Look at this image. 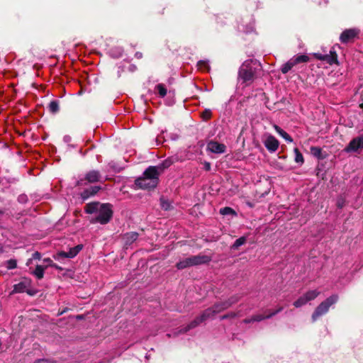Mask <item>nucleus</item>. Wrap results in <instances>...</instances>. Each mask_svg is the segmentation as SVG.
Returning a JSON list of instances; mask_svg holds the SVG:
<instances>
[{
  "mask_svg": "<svg viewBox=\"0 0 363 363\" xmlns=\"http://www.w3.org/2000/svg\"><path fill=\"white\" fill-rule=\"evenodd\" d=\"M166 206H167V204H164V203L162 204V207L167 210V207H166Z\"/></svg>",
  "mask_w": 363,
  "mask_h": 363,
  "instance_id": "52",
  "label": "nucleus"
},
{
  "mask_svg": "<svg viewBox=\"0 0 363 363\" xmlns=\"http://www.w3.org/2000/svg\"><path fill=\"white\" fill-rule=\"evenodd\" d=\"M83 248L82 245H78L74 247L70 248L69 251L66 252L64 251L59 252L54 256L55 259L61 258H73Z\"/></svg>",
  "mask_w": 363,
  "mask_h": 363,
  "instance_id": "10",
  "label": "nucleus"
},
{
  "mask_svg": "<svg viewBox=\"0 0 363 363\" xmlns=\"http://www.w3.org/2000/svg\"><path fill=\"white\" fill-rule=\"evenodd\" d=\"M30 285V281H23L16 284L13 286V291L14 293H23L26 291L28 287Z\"/></svg>",
  "mask_w": 363,
  "mask_h": 363,
  "instance_id": "16",
  "label": "nucleus"
},
{
  "mask_svg": "<svg viewBox=\"0 0 363 363\" xmlns=\"http://www.w3.org/2000/svg\"><path fill=\"white\" fill-rule=\"evenodd\" d=\"M295 153V161L298 163H303L304 160L301 152L298 150V148L294 149Z\"/></svg>",
  "mask_w": 363,
  "mask_h": 363,
  "instance_id": "28",
  "label": "nucleus"
},
{
  "mask_svg": "<svg viewBox=\"0 0 363 363\" xmlns=\"http://www.w3.org/2000/svg\"><path fill=\"white\" fill-rule=\"evenodd\" d=\"M283 307L282 306H279V308H277L276 310H274V311H270L269 313H268V317L269 318H271L272 317L274 316L275 315H277V313H279V312H281L282 310H283Z\"/></svg>",
  "mask_w": 363,
  "mask_h": 363,
  "instance_id": "36",
  "label": "nucleus"
},
{
  "mask_svg": "<svg viewBox=\"0 0 363 363\" xmlns=\"http://www.w3.org/2000/svg\"><path fill=\"white\" fill-rule=\"evenodd\" d=\"M143 55L141 52H136L135 53V57H137L138 59H140L142 57Z\"/></svg>",
  "mask_w": 363,
  "mask_h": 363,
  "instance_id": "49",
  "label": "nucleus"
},
{
  "mask_svg": "<svg viewBox=\"0 0 363 363\" xmlns=\"http://www.w3.org/2000/svg\"><path fill=\"white\" fill-rule=\"evenodd\" d=\"M50 267H53V268H55V269H58V270H60V271H62V268L61 267H60V266L57 265V264H55V263H53V264H50Z\"/></svg>",
  "mask_w": 363,
  "mask_h": 363,
  "instance_id": "48",
  "label": "nucleus"
},
{
  "mask_svg": "<svg viewBox=\"0 0 363 363\" xmlns=\"http://www.w3.org/2000/svg\"><path fill=\"white\" fill-rule=\"evenodd\" d=\"M5 216V211L0 209V228L2 227L4 218Z\"/></svg>",
  "mask_w": 363,
  "mask_h": 363,
  "instance_id": "41",
  "label": "nucleus"
},
{
  "mask_svg": "<svg viewBox=\"0 0 363 363\" xmlns=\"http://www.w3.org/2000/svg\"><path fill=\"white\" fill-rule=\"evenodd\" d=\"M211 308L213 309V311H214L215 315L223 311L219 302L215 303Z\"/></svg>",
  "mask_w": 363,
  "mask_h": 363,
  "instance_id": "33",
  "label": "nucleus"
},
{
  "mask_svg": "<svg viewBox=\"0 0 363 363\" xmlns=\"http://www.w3.org/2000/svg\"><path fill=\"white\" fill-rule=\"evenodd\" d=\"M166 206H167V204H164V203L162 204V207L167 210V207H166Z\"/></svg>",
  "mask_w": 363,
  "mask_h": 363,
  "instance_id": "53",
  "label": "nucleus"
},
{
  "mask_svg": "<svg viewBox=\"0 0 363 363\" xmlns=\"http://www.w3.org/2000/svg\"><path fill=\"white\" fill-rule=\"evenodd\" d=\"M204 169L206 171H210L211 170V164H210V162H206L204 163Z\"/></svg>",
  "mask_w": 363,
  "mask_h": 363,
  "instance_id": "46",
  "label": "nucleus"
},
{
  "mask_svg": "<svg viewBox=\"0 0 363 363\" xmlns=\"http://www.w3.org/2000/svg\"><path fill=\"white\" fill-rule=\"evenodd\" d=\"M252 62V60H245L239 69V79L247 84H250L255 79V70L251 66Z\"/></svg>",
  "mask_w": 363,
  "mask_h": 363,
  "instance_id": "5",
  "label": "nucleus"
},
{
  "mask_svg": "<svg viewBox=\"0 0 363 363\" xmlns=\"http://www.w3.org/2000/svg\"><path fill=\"white\" fill-rule=\"evenodd\" d=\"M241 297L242 296L239 294H235V295L230 296L228 299V303H230V306H233V304H235L236 303H238L240 300Z\"/></svg>",
  "mask_w": 363,
  "mask_h": 363,
  "instance_id": "29",
  "label": "nucleus"
},
{
  "mask_svg": "<svg viewBox=\"0 0 363 363\" xmlns=\"http://www.w3.org/2000/svg\"><path fill=\"white\" fill-rule=\"evenodd\" d=\"M207 149L213 153L220 154L225 152L226 147L225 145L215 141H211L207 145Z\"/></svg>",
  "mask_w": 363,
  "mask_h": 363,
  "instance_id": "12",
  "label": "nucleus"
},
{
  "mask_svg": "<svg viewBox=\"0 0 363 363\" xmlns=\"http://www.w3.org/2000/svg\"><path fill=\"white\" fill-rule=\"evenodd\" d=\"M160 174L158 167L150 166L146 169L141 177L135 179V185L141 189L150 190L155 189L158 184Z\"/></svg>",
  "mask_w": 363,
  "mask_h": 363,
  "instance_id": "2",
  "label": "nucleus"
},
{
  "mask_svg": "<svg viewBox=\"0 0 363 363\" xmlns=\"http://www.w3.org/2000/svg\"><path fill=\"white\" fill-rule=\"evenodd\" d=\"M4 251V248H3V246L1 245V244L0 243V252H2Z\"/></svg>",
  "mask_w": 363,
  "mask_h": 363,
  "instance_id": "51",
  "label": "nucleus"
},
{
  "mask_svg": "<svg viewBox=\"0 0 363 363\" xmlns=\"http://www.w3.org/2000/svg\"><path fill=\"white\" fill-rule=\"evenodd\" d=\"M171 162L169 160L164 161L160 166H156L158 167V172L160 173L166 168L169 167L171 165Z\"/></svg>",
  "mask_w": 363,
  "mask_h": 363,
  "instance_id": "32",
  "label": "nucleus"
},
{
  "mask_svg": "<svg viewBox=\"0 0 363 363\" xmlns=\"http://www.w3.org/2000/svg\"><path fill=\"white\" fill-rule=\"evenodd\" d=\"M254 322H255V320H254L253 315L251 318H245L243 320V323H246V324L254 323Z\"/></svg>",
  "mask_w": 363,
  "mask_h": 363,
  "instance_id": "44",
  "label": "nucleus"
},
{
  "mask_svg": "<svg viewBox=\"0 0 363 363\" xmlns=\"http://www.w3.org/2000/svg\"><path fill=\"white\" fill-rule=\"evenodd\" d=\"M359 33L358 28L345 29L340 34V41L343 44L353 43L355 39L359 38Z\"/></svg>",
  "mask_w": 363,
  "mask_h": 363,
  "instance_id": "7",
  "label": "nucleus"
},
{
  "mask_svg": "<svg viewBox=\"0 0 363 363\" xmlns=\"http://www.w3.org/2000/svg\"><path fill=\"white\" fill-rule=\"evenodd\" d=\"M307 301L306 299L305 298L304 296H300L296 301H295L293 303V305L296 307V308H300L304 305H306L307 303Z\"/></svg>",
  "mask_w": 363,
  "mask_h": 363,
  "instance_id": "25",
  "label": "nucleus"
},
{
  "mask_svg": "<svg viewBox=\"0 0 363 363\" xmlns=\"http://www.w3.org/2000/svg\"><path fill=\"white\" fill-rule=\"evenodd\" d=\"M220 213L221 215H235V211L230 207H224L220 209Z\"/></svg>",
  "mask_w": 363,
  "mask_h": 363,
  "instance_id": "27",
  "label": "nucleus"
},
{
  "mask_svg": "<svg viewBox=\"0 0 363 363\" xmlns=\"http://www.w3.org/2000/svg\"><path fill=\"white\" fill-rule=\"evenodd\" d=\"M43 262H44L45 263H46V264H47V265H46V266H47V267H48V266H50V264H53L52 261V260H51V259H50V258H45V259H43Z\"/></svg>",
  "mask_w": 363,
  "mask_h": 363,
  "instance_id": "45",
  "label": "nucleus"
},
{
  "mask_svg": "<svg viewBox=\"0 0 363 363\" xmlns=\"http://www.w3.org/2000/svg\"><path fill=\"white\" fill-rule=\"evenodd\" d=\"M100 189L101 187L98 186H91L89 189H86L84 191H83L81 193V196L84 200L87 199L90 196L96 194Z\"/></svg>",
  "mask_w": 363,
  "mask_h": 363,
  "instance_id": "14",
  "label": "nucleus"
},
{
  "mask_svg": "<svg viewBox=\"0 0 363 363\" xmlns=\"http://www.w3.org/2000/svg\"><path fill=\"white\" fill-rule=\"evenodd\" d=\"M211 259V256L199 254L180 260L177 263L176 267L178 269L181 270L191 267L208 264Z\"/></svg>",
  "mask_w": 363,
  "mask_h": 363,
  "instance_id": "3",
  "label": "nucleus"
},
{
  "mask_svg": "<svg viewBox=\"0 0 363 363\" xmlns=\"http://www.w3.org/2000/svg\"><path fill=\"white\" fill-rule=\"evenodd\" d=\"M339 300L337 294H332L323 301H322L313 311L311 319L313 322H315L320 316L326 314L330 309V307L335 304Z\"/></svg>",
  "mask_w": 363,
  "mask_h": 363,
  "instance_id": "4",
  "label": "nucleus"
},
{
  "mask_svg": "<svg viewBox=\"0 0 363 363\" xmlns=\"http://www.w3.org/2000/svg\"><path fill=\"white\" fill-rule=\"evenodd\" d=\"M237 316H238L237 313L230 312V313H228L227 314H225V315L220 316V319L222 320L228 319V318H234Z\"/></svg>",
  "mask_w": 363,
  "mask_h": 363,
  "instance_id": "35",
  "label": "nucleus"
},
{
  "mask_svg": "<svg viewBox=\"0 0 363 363\" xmlns=\"http://www.w3.org/2000/svg\"><path fill=\"white\" fill-rule=\"evenodd\" d=\"M313 56L315 59L325 61L330 65L333 64H338L337 55L334 50H331L329 54L323 55L321 53H314Z\"/></svg>",
  "mask_w": 363,
  "mask_h": 363,
  "instance_id": "8",
  "label": "nucleus"
},
{
  "mask_svg": "<svg viewBox=\"0 0 363 363\" xmlns=\"http://www.w3.org/2000/svg\"><path fill=\"white\" fill-rule=\"evenodd\" d=\"M363 148V134L354 138L349 144L345 147L346 152H356Z\"/></svg>",
  "mask_w": 363,
  "mask_h": 363,
  "instance_id": "9",
  "label": "nucleus"
},
{
  "mask_svg": "<svg viewBox=\"0 0 363 363\" xmlns=\"http://www.w3.org/2000/svg\"><path fill=\"white\" fill-rule=\"evenodd\" d=\"M294 66H296L294 60L291 58L288 62L281 66V71L283 74L288 73Z\"/></svg>",
  "mask_w": 363,
  "mask_h": 363,
  "instance_id": "20",
  "label": "nucleus"
},
{
  "mask_svg": "<svg viewBox=\"0 0 363 363\" xmlns=\"http://www.w3.org/2000/svg\"><path fill=\"white\" fill-rule=\"evenodd\" d=\"M311 154L317 157L318 159L322 160L324 158L323 155L322 149L319 147H311Z\"/></svg>",
  "mask_w": 363,
  "mask_h": 363,
  "instance_id": "22",
  "label": "nucleus"
},
{
  "mask_svg": "<svg viewBox=\"0 0 363 363\" xmlns=\"http://www.w3.org/2000/svg\"><path fill=\"white\" fill-rule=\"evenodd\" d=\"M101 174L98 170H91L89 171L84 176V178L79 179L76 185L77 186H84L86 185L89 183H96L101 181Z\"/></svg>",
  "mask_w": 363,
  "mask_h": 363,
  "instance_id": "6",
  "label": "nucleus"
},
{
  "mask_svg": "<svg viewBox=\"0 0 363 363\" xmlns=\"http://www.w3.org/2000/svg\"><path fill=\"white\" fill-rule=\"evenodd\" d=\"M155 90L157 91L160 97H164L167 95V89L163 84H159L155 86Z\"/></svg>",
  "mask_w": 363,
  "mask_h": 363,
  "instance_id": "24",
  "label": "nucleus"
},
{
  "mask_svg": "<svg viewBox=\"0 0 363 363\" xmlns=\"http://www.w3.org/2000/svg\"><path fill=\"white\" fill-rule=\"evenodd\" d=\"M34 363H56V362L51 359H42L35 361Z\"/></svg>",
  "mask_w": 363,
  "mask_h": 363,
  "instance_id": "40",
  "label": "nucleus"
},
{
  "mask_svg": "<svg viewBox=\"0 0 363 363\" xmlns=\"http://www.w3.org/2000/svg\"><path fill=\"white\" fill-rule=\"evenodd\" d=\"M41 258V255L38 252H35L32 255V259H40Z\"/></svg>",
  "mask_w": 363,
  "mask_h": 363,
  "instance_id": "43",
  "label": "nucleus"
},
{
  "mask_svg": "<svg viewBox=\"0 0 363 363\" xmlns=\"http://www.w3.org/2000/svg\"><path fill=\"white\" fill-rule=\"evenodd\" d=\"M136 69V67H135V65H130V70L133 71V70H134V69Z\"/></svg>",
  "mask_w": 363,
  "mask_h": 363,
  "instance_id": "50",
  "label": "nucleus"
},
{
  "mask_svg": "<svg viewBox=\"0 0 363 363\" xmlns=\"http://www.w3.org/2000/svg\"><path fill=\"white\" fill-rule=\"evenodd\" d=\"M274 128L275 130L280 135V133L282 132L283 129H281L279 125H274Z\"/></svg>",
  "mask_w": 363,
  "mask_h": 363,
  "instance_id": "47",
  "label": "nucleus"
},
{
  "mask_svg": "<svg viewBox=\"0 0 363 363\" xmlns=\"http://www.w3.org/2000/svg\"><path fill=\"white\" fill-rule=\"evenodd\" d=\"M6 267L8 269H13L16 268L17 262L16 259H11L6 262Z\"/></svg>",
  "mask_w": 363,
  "mask_h": 363,
  "instance_id": "30",
  "label": "nucleus"
},
{
  "mask_svg": "<svg viewBox=\"0 0 363 363\" xmlns=\"http://www.w3.org/2000/svg\"><path fill=\"white\" fill-rule=\"evenodd\" d=\"M338 207L342 208V203H338Z\"/></svg>",
  "mask_w": 363,
  "mask_h": 363,
  "instance_id": "54",
  "label": "nucleus"
},
{
  "mask_svg": "<svg viewBox=\"0 0 363 363\" xmlns=\"http://www.w3.org/2000/svg\"><path fill=\"white\" fill-rule=\"evenodd\" d=\"M360 107L363 108V104H360Z\"/></svg>",
  "mask_w": 363,
  "mask_h": 363,
  "instance_id": "58",
  "label": "nucleus"
},
{
  "mask_svg": "<svg viewBox=\"0 0 363 363\" xmlns=\"http://www.w3.org/2000/svg\"><path fill=\"white\" fill-rule=\"evenodd\" d=\"M338 207L342 208V203H338Z\"/></svg>",
  "mask_w": 363,
  "mask_h": 363,
  "instance_id": "55",
  "label": "nucleus"
},
{
  "mask_svg": "<svg viewBox=\"0 0 363 363\" xmlns=\"http://www.w3.org/2000/svg\"><path fill=\"white\" fill-rule=\"evenodd\" d=\"M121 53H122V52H121V50H120L119 52H118V56H121Z\"/></svg>",
  "mask_w": 363,
  "mask_h": 363,
  "instance_id": "56",
  "label": "nucleus"
},
{
  "mask_svg": "<svg viewBox=\"0 0 363 363\" xmlns=\"http://www.w3.org/2000/svg\"><path fill=\"white\" fill-rule=\"evenodd\" d=\"M255 322H259L265 319H269L268 314L262 315V314H256L253 315Z\"/></svg>",
  "mask_w": 363,
  "mask_h": 363,
  "instance_id": "34",
  "label": "nucleus"
},
{
  "mask_svg": "<svg viewBox=\"0 0 363 363\" xmlns=\"http://www.w3.org/2000/svg\"><path fill=\"white\" fill-rule=\"evenodd\" d=\"M202 323H203V321L201 320V317L199 315V316L196 317V318L194 320H192L189 324H188L186 327L181 329L179 333H187L189 330L196 328Z\"/></svg>",
  "mask_w": 363,
  "mask_h": 363,
  "instance_id": "15",
  "label": "nucleus"
},
{
  "mask_svg": "<svg viewBox=\"0 0 363 363\" xmlns=\"http://www.w3.org/2000/svg\"><path fill=\"white\" fill-rule=\"evenodd\" d=\"M85 212L96 215L90 220L91 223H99L101 225L108 223L111 220L113 213L112 206L110 203H100L99 202L87 203L85 206Z\"/></svg>",
  "mask_w": 363,
  "mask_h": 363,
  "instance_id": "1",
  "label": "nucleus"
},
{
  "mask_svg": "<svg viewBox=\"0 0 363 363\" xmlns=\"http://www.w3.org/2000/svg\"><path fill=\"white\" fill-rule=\"evenodd\" d=\"M214 315V311H213V309L210 307L204 310L199 316L201 320L204 322L208 319L213 318Z\"/></svg>",
  "mask_w": 363,
  "mask_h": 363,
  "instance_id": "18",
  "label": "nucleus"
},
{
  "mask_svg": "<svg viewBox=\"0 0 363 363\" xmlns=\"http://www.w3.org/2000/svg\"><path fill=\"white\" fill-rule=\"evenodd\" d=\"M220 303V306H221V308H223V311L228 309V308L230 307V303H228V301L226 300L225 301H221V302H219Z\"/></svg>",
  "mask_w": 363,
  "mask_h": 363,
  "instance_id": "39",
  "label": "nucleus"
},
{
  "mask_svg": "<svg viewBox=\"0 0 363 363\" xmlns=\"http://www.w3.org/2000/svg\"><path fill=\"white\" fill-rule=\"evenodd\" d=\"M138 238V233L136 232H128L121 236V239L124 242V245L127 248L133 244Z\"/></svg>",
  "mask_w": 363,
  "mask_h": 363,
  "instance_id": "13",
  "label": "nucleus"
},
{
  "mask_svg": "<svg viewBox=\"0 0 363 363\" xmlns=\"http://www.w3.org/2000/svg\"><path fill=\"white\" fill-rule=\"evenodd\" d=\"M247 204L250 206V207H252L253 206L251 204V203H247Z\"/></svg>",
  "mask_w": 363,
  "mask_h": 363,
  "instance_id": "57",
  "label": "nucleus"
},
{
  "mask_svg": "<svg viewBox=\"0 0 363 363\" xmlns=\"http://www.w3.org/2000/svg\"><path fill=\"white\" fill-rule=\"evenodd\" d=\"M18 201L21 203H26L27 201V196L26 195H20L18 198Z\"/></svg>",
  "mask_w": 363,
  "mask_h": 363,
  "instance_id": "42",
  "label": "nucleus"
},
{
  "mask_svg": "<svg viewBox=\"0 0 363 363\" xmlns=\"http://www.w3.org/2000/svg\"><path fill=\"white\" fill-rule=\"evenodd\" d=\"M211 116H212V112L210 109H205L201 113V117H202L203 120H204V121L209 120L211 118Z\"/></svg>",
  "mask_w": 363,
  "mask_h": 363,
  "instance_id": "31",
  "label": "nucleus"
},
{
  "mask_svg": "<svg viewBox=\"0 0 363 363\" xmlns=\"http://www.w3.org/2000/svg\"><path fill=\"white\" fill-rule=\"evenodd\" d=\"M198 67L199 69L203 70L205 69H207L208 65L207 62L201 60L198 62Z\"/></svg>",
  "mask_w": 363,
  "mask_h": 363,
  "instance_id": "38",
  "label": "nucleus"
},
{
  "mask_svg": "<svg viewBox=\"0 0 363 363\" xmlns=\"http://www.w3.org/2000/svg\"><path fill=\"white\" fill-rule=\"evenodd\" d=\"M320 294V291H318L317 289H314V290H309V291H306L303 294V296H304L305 298L306 299L307 302H309L315 299Z\"/></svg>",
  "mask_w": 363,
  "mask_h": 363,
  "instance_id": "17",
  "label": "nucleus"
},
{
  "mask_svg": "<svg viewBox=\"0 0 363 363\" xmlns=\"http://www.w3.org/2000/svg\"><path fill=\"white\" fill-rule=\"evenodd\" d=\"M280 135L284 138L286 141L291 143L293 141L291 137L284 130L280 133Z\"/></svg>",
  "mask_w": 363,
  "mask_h": 363,
  "instance_id": "37",
  "label": "nucleus"
},
{
  "mask_svg": "<svg viewBox=\"0 0 363 363\" xmlns=\"http://www.w3.org/2000/svg\"><path fill=\"white\" fill-rule=\"evenodd\" d=\"M47 268V266H43L38 264L35 267V271L33 274L38 279H42L44 276V271Z\"/></svg>",
  "mask_w": 363,
  "mask_h": 363,
  "instance_id": "19",
  "label": "nucleus"
},
{
  "mask_svg": "<svg viewBox=\"0 0 363 363\" xmlns=\"http://www.w3.org/2000/svg\"><path fill=\"white\" fill-rule=\"evenodd\" d=\"M246 240H247L245 237H240L235 240L234 244L232 245V248L234 250L238 249L239 247L244 245L246 242Z\"/></svg>",
  "mask_w": 363,
  "mask_h": 363,
  "instance_id": "26",
  "label": "nucleus"
},
{
  "mask_svg": "<svg viewBox=\"0 0 363 363\" xmlns=\"http://www.w3.org/2000/svg\"><path fill=\"white\" fill-rule=\"evenodd\" d=\"M264 146L271 152H275L279 145L278 140L273 135H268L264 141Z\"/></svg>",
  "mask_w": 363,
  "mask_h": 363,
  "instance_id": "11",
  "label": "nucleus"
},
{
  "mask_svg": "<svg viewBox=\"0 0 363 363\" xmlns=\"http://www.w3.org/2000/svg\"><path fill=\"white\" fill-rule=\"evenodd\" d=\"M48 110L52 113H56L59 111V103L57 101H52L48 104Z\"/></svg>",
  "mask_w": 363,
  "mask_h": 363,
  "instance_id": "23",
  "label": "nucleus"
},
{
  "mask_svg": "<svg viewBox=\"0 0 363 363\" xmlns=\"http://www.w3.org/2000/svg\"><path fill=\"white\" fill-rule=\"evenodd\" d=\"M295 65L300 63H306L309 61V57L306 55H299L292 57Z\"/></svg>",
  "mask_w": 363,
  "mask_h": 363,
  "instance_id": "21",
  "label": "nucleus"
}]
</instances>
